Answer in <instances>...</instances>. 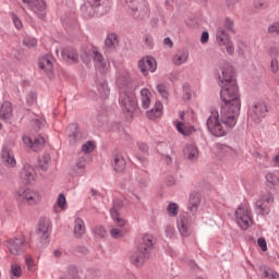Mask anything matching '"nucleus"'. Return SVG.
Listing matches in <instances>:
<instances>
[{
  "instance_id": "16",
  "label": "nucleus",
  "mask_w": 279,
  "mask_h": 279,
  "mask_svg": "<svg viewBox=\"0 0 279 279\" xmlns=\"http://www.w3.org/2000/svg\"><path fill=\"white\" fill-rule=\"evenodd\" d=\"M40 71H44L48 77H53V57L46 54L38 60Z\"/></svg>"
},
{
  "instance_id": "24",
  "label": "nucleus",
  "mask_w": 279,
  "mask_h": 279,
  "mask_svg": "<svg viewBox=\"0 0 279 279\" xmlns=\"http://www.w3.org/2000/svg\"><path fill=\"white\" fill-rule=\"evenodd\" d=\"M0 119H3L4 121L12 119V102H2L0 108Z\"/></svg>"
},
{
  "instance_id": "59",
  "label": "nucleus",
  "mask_w": 279,
  "mask_h": 279,
  "mask_svg": "<svg viewBox=\"0 0 279 279\" xmlns=\"http://www.w3.org/2000/svg\"><path fill=\"white\" fill-rule=\"evenodd\" d=\"M208 38H210V35L208 34V32H203L201 36L202 45H206V43H208Z\"/></svg>"
},
{
  "instance_id": "2",
  "label": "nucleus",
  "mask_w": 279,
  "mask_h": 279,
  "mask_svg": "<svg viewBox=\"0 0 279 279\" xmlns=\"http://www.w3.org/2000/svg\"><path fill=\"white\" fill-rule=\"evenodd\" d=\"M117 84L120 88L119 104L122 112L132 119V117H134V112H136V108H138L136 96L130 92L132 90V84L130 83V80L123 77H119L117 80Z\"/></svg>"
},
{
  "instance_id": "56",
  "label": "nucleus",
  "mask_w": 279,
  "mask_h": 279,
  "mask_svg": "<svg viewBox=\"0 0 279 279\" xmlns=\"http://www.w3.org/2000/svg\"><path fill=\"white\" fill-rule=\"evenodd\" d=\"M32 125L35 128V130H40V128H43V120L35 118L32 121Z\"/></svg>"
},
{
  "instance_id": "52",
  "label": "nucleus",
  "mask_w": 279,
  "mask_h": 279,
  "mask_svg": "<svg viewBox=\"0 0 279 279\" xmlns=\"http://www.w3.org/2000/svg\"><path fill=\"white\" fill-rule=\"evenodd\" d=\"M174 234H175V228H173V226H167L166 236H168V239H173Z\"/></svg>"
},
{
  "instance_id": "36",
  "label": "nucleus",
  "mask_w": 279,
  "mask_h": 279,
  "mask_svg": "<svg viewBox=\"0 0 279 279\" xmlns=\"http://www.w3.org/2000/svg\"><path fill=\"white\" fill-rule=\"evenodd\" d=\"M174 125L178 130V132L180 134H183V136H189V134H191V132H193L192 128L186 126L184 123L182 122H174Z\"/></svg>"
},
{
  "instance_id": "1",
  "label": "nucleus",
  "mask_w": 279,
  "mask_h": 279,
  "mask_svg": "<svg viewBox=\"0 0 279 279\" xmlns=\"http://www.w3.org/2000/svg\"><path fill=\"white\" fill-rule=\"evenodd\" d=\"M217 80L219 82L220 98L222 100L220 112L211 110L206 121L208 132L213 136H226L230 130L236 125L241 112V95H239V85L234 77V68L230 63H222L217 70Z\"/></svg>"
},
{
  "instance_id": "23",
  "label": "nucleus",
  "mask_w": 279,
  "mask_h": 279,
  "mask_svg": "<svg viewBox=\"0 0 279 279\" xmlns=\"http://www.w3.org/2000/svg\"><path fill=\"white\" fill-rule=\"evenodd\" d=\"M199 204H202L199 194L192 193L190 195V202H189V210H190V213H192V215H195L197 213V209L199 208Z\"/></svg>"
},
{
  "instance_id": "51",
  "label": "nucleus",
  "mask_w": 279,
  "mask_h": 279,
  "mask_svg": "<svg viewBox=\"0 0 279 279\" xmlns=\"http://www.w3.org/2000/svg\"><path fill=\"white\" fill-rule=\"evenodd\" d=\"M25 265H26L28 271H34V258L32 256L25 257Z\"/></svg>"
},
{
  "instance_id": "57",
  "label": "nucleus",
  "mask_w": 279,
  "mask_h": 279,
  "mask_svg": "<svg viewBox=\"0 0 279 279\" xmlns=\"http://www.w3.org/2000/svg\"><path fill=\"white\" fill-rule=\"evenodd\" d=\"M94 232H95V234H97L98 236H101V238L106 236V229H104V227H96V228L94 229Z\"/></svg>"
},
{
  "instance_id": "32",
  "label": "nucleus",
  "mask_w": 279,
  "mask_h": 279,
  "mask_svg": "<svg viewBox=\"0 0 279 279\" xmlns=\"http://www.w3.org/2000/svg\"><path fill=\"white\" fill-rule=\"evenodd\" d=\"M49 165H51V155L45 153L38 159V167L41 171H47V169H49Z\"/></svg>"
},
{
  "instance_id": "31",
  "label": "nucleus",
  "mask_w": 279,
  "mask_h": 279,
  "mask_svg": "<svg viewBox=\"0 0 279 279\" xmlns=\"http://www.w3.org/2000/svg\"><path fill=\"white\" fill-rule=\"evenodd\" d=\"M105 46L108 49H117L119 47V37L114 33H110L105 39Z\"/></svg>"
},
{
  "instance_id": "7",
  "label": "nucleus",
  "mask_w": 279,
  "mask_h": 279,
  "mask_svg": "<svg viewBox=\"0 0 279 279\" xmlns=\"http://www.w3.org/2000/svg\"><path fill=\"white\" fill-rule=\"evenodd\" d=\"M4 245L12 256H21V254H24L25 250H27V242L23 236L9 238L5 240Z\"/></svg>"
},
{
  "instance_id": "14",
  "label": "nucleus",
  "mask_w": 279,
  "mask_h": 279,
  "mask_svg": "<svg viewBox=\"0 0 279 279\" xmlns=\"http://www.w3.org/2000/svg\"><path fill=\"white\" fill-rule=\"evenodd\" d=\"M154 245H156V239L154 238V235L144 233L138 240L137 250L138 252L149 254V252L154 250Z\"/></svg>"
},
{
  "instance_id": "6",
  "label": "nucleus",
  "mask_w": 279,
  "mask_h": 279,
  "mask_svg": "<svg viewBox=\"0 0 279 279\" xmlns=\"http://www.w3.org/2000/svg\"><path fill=\"white\" fill-rule=\"evenodd\" d=\"M235 223L241 228V230L252 228L254 219L252 218L250 205L242 204L235 209Z\"/></svg>"
},
{
  "instance_id": "30",
  "label": "nucleus",
  "mask_w": 279,
  "mask_h": 279,
  "mask_svg": "<svg viewBox=\"0 0 279 279\" xmlns=\"http://www.w3.org/2000/svg\"><path fill=\"white\" fill-rule=\"evenodd\" d=\"M97 90L101 99H108V97H110V86H108V82H100L97 86Z\"/></svg>"
},
{
  "instance_id": "28",
  "label": "nucleus",
  "mask_w": 279,
  "mask_h": 279,
  "mask_svg": "<svg viewBox=\"0 0 279 279\" xmlns=\"http://www.w3.org/2000/svg\"><path fill=\"white\" fill-rule=\"evenodd\" d=\"M141 101L142 108H144V110H147V108L151 106V92H149V89L143 88L141 90Z\"/></svg>"
},
{
  "instance_id": "9",
  "label": "nucleus",
  "mask_w": 279,
  "mask_h": 279,
  "mask_svg": "<svg viewBox=\"0 0 279 279\" xmlns=\"http://www.w3.org/2000/svg\"><path fill=\"white\" fill-rule=\"evenodd\" d=\"M52 229H53V226L51 225V219L47 217H41L39 219L37 234L43 245H47L49 243V236H51Z\"/></svg>"
},
{
  "instance_id": "33",
  "label": "nucleus",
  "mask_w": 279,
  "mask_h": 279,
  "mask_svg": "<svg viewBox=\"0 0 279 279\" xmlns=\"http://www.w3.org/2000/svg\"><path fill=\"white\" fill-rule=\"evenodd\" d=\"M270 71L271 73H278L279 71V62H278V50L277 49H272L270 51Z\"/></svg>"
},
{
  "instance_id": "27",
  "label": "nucleus",
  "mask_w": 279,
  "mask_h": 279,
  "mask_svg": "<svg viewBox=\"0 0 279 279\" xmlns=\"http://www.w3.org/2000/svg\"><path fill=\"white\" fill-rule=\"evenodd\" d=\"M112 167L116 173H123V171H125V159L123 156L117 155L113 159Z\"/></svg>"
},
{
  "instance_id": "48",
  "label": "nucleus",
  "mask_w": 279,
  "mask_h": 279,
  "mask_svg": "<svg viewBox=\"0 0 279 279\" xmlns=\"http://www.w3.org/2000/svg\"><path fill=\"white\" fill-rule=\"evenodd\" d=\"M144 45L148 47L149 49L154 48V37L151 35H145L144 36Z\"/></svg>"
},
{
  "instance_id": "62",
  "label": "nucleus",
  "mask_w": 279,
  "mask_h": 279,
  "mask_svg": "<svg viewBox=\"0 0 279 279\" xmlns=\"http://www.w3.org/2000/svg\"><path fill=\"white\" fill-rule=\"evenodd\" d=\"M53 256H54V258H60L62 256V251H60V250L54 251Z\"/></svg>"
},
{
  "instance_id": "37",
  "label": "nucleus",
  "mask_w": 279,
  "mask_h": 279,
  "mask_svg": "<svg viewBox=\"0 0 279 279\" xmlns=\"http://www.w3.org/2000/svg\"><path fill=\"white\" fill-rule=\"evenodd\" d=\"M253 7L256 12H263V10H267L269 8V3L267 0H255L253 2Z\"/></svg>"
},
{
  "instance_id": "10",
  "label": "nucleus",
  "mask_w": 279,
  "mask_h": 279,
  "mask_svg": "<svg viewBox=\"0 0 279 279\" xmlns=\"http://www.w3.org/2000/svg\"><path fill=\"white\" fill-rule=\"evenodd\" d=\"M137 69L142 75L147 76L149 73H156L158 62L151 56H145L137 62Z\"/></svg>"
},
{
  "instance_id": "34",
  "label": "nucleus",
  "mask_w": 279,
  "mask_h": 279,
  "mask_svg": "<svg viewBox=\"0 0 279 279\" xmlns=\"http://www.w3.org/2000/svg\"><path fill=\"white\" fill-rule=\"evenodd\" d=\"M57 208H61L62 210H66V208H69V204L66 203V196L62 193L58 195L57 203L53 206V210H57Z\"/></svg>"
},
{
  "instance_id": "4",
  "label": "nucleus",
  "mask_w": 279,
  "mask_h": 279,
  "mask_svg": "<svg viewBox=\"0 0 279 279\" xmlns=\"http://www.w3.org/2000/svg\"><path fill=\"white\" fill-rule=\"evenodd\" d=\"M110 11V0H86L81 7L84 19H95V16H104Z\"/></svg>"
},
{
  "instance_id": "47",
  "label": "nucleus",
  "mask_w": 279,
  "mask_h": 279,
  "mask_svg": "<svg viewBox=\"0 0 279 279\" xmlns=\"http://www.w3.org/2000/svg\"><path fill=\"white\" fill-rule=\"evenodd\" d=\"M269 34H278L279 36V22H274L268 26Z\"/></svg>"
},
{
  "instance_id": "53",
  "label": "nucleus",
  "mask_w": 279,
  "mask_h": 279,
  "mask_svg": "<svg viewBox=\"0 0 279 279\" xmlns=\"http://www.w3.org/2000/svg\"><path fill=\"white\" fill-rule=\"evenodd\" d=\"M71 279H82V272L77 267H72Z\"/></svg>"
},
{
  "instance_id": "12",
  "label": "nucleus",
  "mask_w": 279,
  "mask_h": 279,
  "mask_svg": "<svg viewBox=\"0 0 279 279\" xmlns=\"http://www.w3.org/2000/svg\"><path fill=\"white\" fill-rule=\"evenodd\" d=\"M248 117L254 123H260V121L267 117V105H265V102H255L248 109Z\"/></svg>"
},
{
  "instance_id": "50",
  "label": "nucleus",
  "mask_w": 279,
  "mask_h": 279,
  "mask_svg": "<svg viewBox=\"0 0 279 279\" xmlns=\"http://www.w3.org/2000/svg\"><path fill=\"white\" fill-rule=\"evenodd\" d=\"M22 142L24 144V147H27L28 149H32V145L34 143V141L32 140V137L27 136V135H24L22 137Z\"/></svg>"
},
{
  "instance_id": "63",
  "label": "nucleus",
  "mask_w": 279,
  "mask_h": 279,
  "mask_svg": "<svg viewBox=\"0 0 279 279\" xmlns=\"http://www.w3.org/2000/svg\"><path fill=\"white\" fill-rule=\"evenodd\" d=\"M138 147L141 151H147V145L146 144H138Z\"/></svg>"
},
{
  "instance_id": "17",
  "label": "nucleus",
  "mask_w": 279,
  "mask_h": 279,
  "mask_svg": "<svg viewBox=\"0 0 279 279\" xmlns=\"http://www.w3.org/2000/svg\"><path fill=\"white\" fill-rule=\"evenodd\" d=\"M20 178L26 184H32V182L36 180V169L34 168V166L29 163H24L20 171Z\"/></svg>"
},
{
  "instance_id": "8",
  "label": "nucleus",
  "mask_w": 279,
  "mask_h": 279,
  "mask_svg": "<svg viewBox=\"0 0 279 279\" xmlns=\"http://www.w3.org/2000/svg\"><path fill=\"white\" fill-rule=\"evenodd\" d=\"M274 204V194L271 192L263 193L255 202V210L257 215H269L271 213V205Z\"/></svg>"
},
{
  "instance_id": "58",
  "label": "nucleus",
  "mask_w": 279,
  "mask_h": 279,
  "mask_svg": "<svg viewBox=\"0 0 279 279\" xmlns=\"http://www.w3.org/2000/svg\"><path fill=\"white\" fill-rule=\"evenodd\" d=\"M72 128L75 130V132H73V137L74 138H82V132H80L77 123H73Z\"/></svg>"
},
{
  "instance_id": "49",
  "label": "nucleus",
  "mask_w": 279,
  "mask_h": 279,
  "mask_svg": "<svg viewBox=\"0 0 279 279\" xmlns=\"http://www.w3.org/2000/svg\"><path fill=\"white\" fill-rule=\"evenodd\" d=\"M157 92L163 99H167L168 93H167V87L165 85L162 84L157 85Z\"/></svg>"
},
{
  "instance_id": "39",
  "label": "nucleus",
  "mask_w": 279,
  "mask_h": 279,
  "mask_svg": "<svg viewBox=\"0 0 279 279\" xmlns=\"http://www.w3.org/2000/svg\"><path fill=\"white\" fill-rule=\"evenodd\" d=\"M11 274L14 276V278H21V275L23 274V269L19 264H12L11 265Z\"/></svg>"
},
{
  "instance_id": "45",
  "label": "nucleus",
  "mask_w": 279,
  "mask_h": 279,
  "mask_svg": "<svg viewBox=\"0 0 279 279\" xmlns=\"http://www.w3.org/2000/svg\"><path fill=\"white\" fill-rule=\"evenodd\" d=\"M10 14H11V19H12V22L14 24V27H16V29H22L23 28V22H21V19H19V15H16L14 12H12Z\"/></svg>"
},
{
  "instance_id": "21",
  "label": "nucleus",
  "mask_w": 279,
  "mask_h": 279,
  "mask_svg": "<svg viewBox=\"0 0 279 279\" xmlns=\"http://www.w3.org/2000/svg\"><path fill=\"white\" fill-rule=\"evenodd\" d=\"M162 110H163L162 102L156 101L154 108L146 112V117L150 121L160 119V117H162Z\"/></svg>"
},
{
  "instance_id": "40",
  "label": "nucleus",
  "mask_w": 279,
  "mask_h": 279,
  "mask_svg": "<svg viewBox=\"0 0 279 279\" xmlns=\"http://www.w3.org/2000/svg\"><path fill=\"white\" fill-rule=\"evenodd\" d=\"M61 59L63 62H71V48H61Z\"/></svg>"
},
{
  "instance_id": "18",
  "label": "nucleus",
  "mask_w": 279,
  "mask_h": 279,
  "mask_svg": "<svg viewBox=\"0 0 279 279\" xmlns=\"http://www.w3.org/2000/svg\"><path fill=\"white\" fill-rule=\"evenodd\" d=\"M1 160L2 163L8 167V169H14L16 167V158H14V151L8 146H3L1 149Z\"/></svg>"
},
{
  "instance_id": "29",
  "label": "nucleus",
  "mask_w": 279,
  "mask_h": 279,
  "mask_svg": "<svg viewBox=\"0 0 279 279\" xmlns=\"http://www.w3.org/2000/svg\"><path fill=\"white\" fill-rule=\"evenodd\" d=\"M183 154L190 160H195L199 156V150L197 149V146H195V145H187L184 148Z\"/></svg>"
},
{
  "instance_id": "61",
  "label": "nucleus",
  "mask_w": 279,
  "mask_h": 279,
  "mask_svg": "<svg viewBox=\"0 0 279 279\" xmlns=\"http://www.w3.org/2000/svg\"><path fill=\"white\" fill-rule=\"evenodd\" d=\"M272 162L275 167H279V153L272 158Z\"/></svg>"
},
{
  "instance_id": "42",
  "label": "nucleus",
  "mask_w": 279,
  "mask_h": 279,
  "mask_svg": "<svg viewBox=\"0 0 279 279\" xmlns=\"http://www.w3.org/2000/svg\"><path fill=\"white\" fill-rule=\"evenodd\" d=\"M23 45H25V47H28V49H32L33 47H36V45H38V40L34 37H25L23 40Z\"/></svg>"
},
{
  "instance_id": "3",
  "label": "nucleus",
  "mask_w": 279,
  "mask_h": 279,
  "mask_svg": "<svg viewBox=\"0 0 279 279\" xmlns=\"http://www.w3.org/2000/svg\"><path fill=\"white\" fill-rule=\"evenodd\" d=\"M81 58L85 64H90V58L94 60V66L98 73H108L110 71V61L104 58L97 48L87 46L82 48Z\"/></svg>"
},
{
  "instance_id": "54",
  "label": "nucleus",
  "mask_w": 279,
  "mask_h": 279,
  "mask_svg": "<svg viewBox=\"0 0 279 279\" xmlns=\"http://www.w3.org/2000/svg\"><path fill=\"white\" fill-rule=\"evenodd\" d=\"M257 244L263 252H267V240H265V238H259Z\"/></svg>"
},
{
  "instance_id": "55",
  "label": "nucleus",
  "mask_w": 279,
  "mask_h": 279,
  "mask_svg": "<svg viewBox=\"0 0 279 279\" xmlns=\"http://www.w3.org/2000/svg\"><path fill=\"white\" fill-rule=\"evenodd\" d=\"M223 27L228 29V32H232V29L234 28V22H232V20L230 19H226L223 23Z\"/></svg>"
},
{
  "instance_id": "15",
  "label": "nucleus",
  "mask_w": 279,
  "mask_h": 279,
  "mask_svg": "<svg viewBox=\"0 0 279 279\" xmlns=\"http://www.w3.org/2000/svg\"><path fill=\"white\" fill-rule=\"evenodd\" d=\"M121 208H123V203L121 201H114L113 206L110 209L111 218L114 221L116 226H118V228H124L126 223L125 219H123L119 214V210H121Z\"/></svg>"
},
{
  "instance_id": "60",
  "label": "nucleus",
  "mask_w": 279,
  "mask_h": 279,
  "mask_svg": "<svg viewBox=\"0 0 279 279\" xmlns=\"http://www.w3.org/2000/svg\"><path fill=\"white\" fill-rule=\"evenodd\" d=\"M163 44L167 46V47H173V41H171V38L167 37L163 39Z\"/></svg>"
},
{
  "instance_id": "44",
  "label": "nucleus",
  "mask_w": 279,
  "mask_h": 279,
  "mask_svg": "<svg viewBox=\"0 0 279 279\" xmlns=\"http://www.w3.org/2000/svg\"><path fill=\"white\" fill-rule=\"evenodd\" d=\"M36 99H38L36 92H29L26 96V104L28 106H34V104H36Z\"/></svg>"
},
{
  "instance_id": "13",
  "label": "nucleus",
  "mask_w": 279,
  "mask_h": 279,
  "mask_svg": "<svg viewBox=\"0 0 279 279\" xmlns=\"http://www.w3.org/2000/svg\"><path fill=\"white\" fill-rule=\"evenodd\" d=\"M23 3L38 16V19L44 20L46 16V10H47V4L45 3V0H22Z\"/></svg>"
},
{
  "instance_id": "64",
  "label": "nucleus",
  "mask_w": 279,
  "mask_h": 279,
  "mask_svg": "<svg viewBox=\"0 0 279 279\" xmlns=\"http://www.w3.org/2000/svg\"><path fill=\"white\" fill-rule=\"evenodd\" d=\"M77 54L75 53V51H72V57H71V60H73L74 62H76L77 60Z\"/></svg>"
},
{
  "instance_id": "41",
  "label": "nucleus",
  "mask_w": 279,
  "mask_h": 279,
  "mask_svg": "<svg viewBox=\"0 0 279 279\" xmlns=\"http://www.w3.org/2000/svg\"><path fill=\"white\" fill-rule=\"evenodd\" d=\"M109 232L112 239H123L125 235V233L120 228H112Z\"/></svg>"
},
{
  "instance_id": "26",
  "label": "nucleus",
  "mask_w": 279,
  "mask_h": 279,
  "mask_svg": "<svg viewBox=\"0 0 279 279\" xmlns=\"http://www.w3.org/2000/svg\"><path fill=\"white\" fill-rule=\"evenodd\" d=\"M84 234H86V225L84 223V220L76 218L74 220V236L80 239L81 236H84Z\"/></svg>"
},
{
  "instance_id": "19",
  "label": "nucleus",
  "mask_w": 279,
  "mask_h": 279,
  "mask_svg": "<svg viewBox=\"0 0 279 279\" xmlns=\"http://www.w3.org/2000/svg\"><path fill=\"white\" fill-rule=\"evenodd\" d=\"M178 230L181 236H191L193 229L191 228V220L186 216H180L178 220Z\"/></svg>"
},
{
  "instance_id": "43",
  "label": "nucleus",
  "mask_w": 279,
  "mask_h": 279,
  "mask_svg": "<svg viewBox=\"0 0 279 279\" xmlns=\"http://www.w3.org/2000/svg\"><path fill=\"white\" fill-rule=\"evenodd\" d=\"M265 279H279V275L276 270L268 268L264 271Z\"/></svg>"
},
{
  "instance_id": "11",
  "label": "nucleus",
  "mask_w": 279,
  "mask_h": 279,
  "mask_svg": "<svg viewBox=\"0 0 279 279\" xmlns=\"http://www.w3.org/2000/svg\"><path fill=\"white\" fill-rule=\"evenodd\" d=\"M216 41L219 45V47H225L227 53L229 56H232L234 53V45L232 44V40H230V36L228 35V32L223 27H218L216 33Z\"/></svg>"
},
{
  "instance_id": "35",
  "label": "nucleus",
  "mask_w": 279,
  "mask_h": 279,
  "mask_svg": "<svg viewBox=\"0 0 279 279\" xmlns=\"http://www.w3.org/2000/svg\"><path fill=\"white\" fill-rule=\"evenodd\" d=\"M96 148H97V142L87 141L82 145L81 151H83V154H93L94 149Z\"/></svg>"
},
{
  "instance_id": "22",
  "label": "nucleus",
  "mask_w": 279,
  "mask_h": 279,
  "mask_svg": "<svg viewBox=\"0 0 279 279\" xmlns=\"http://www.w3.org/2000/svg\"><path fill=\"white\" fill-rule=\"evenodd\" d=\"M173 64L177 66H182V64H186L189 62V51L179 50L172 58Z\"/></svg>"
},
{
  "instance_id": "20",
  "label": "nucleus",
  "mask_w": 279,
  "mask_h": 279,
  "mask_svg": "<svg viewBox=\"0 0 279 279\" xmlns=\"http://www.w3.org/2000/svg\"><path fill=\"white\" fill-rule=\"evenodd\" d=\"M147 258H149V254L137 250L131 254L130 262L134 267H143L147 263Z\"/></svg>"
},
{
  "instance_id": "46",
  "label": "nucleus",
  "mask_w": 279,
  "mask_h": 279,
  "mask_svg": "<svg viewBox=\"0 0 279 279\" xmlns=\"http://www.w3.org/2000/svg\"><path fill=\"white\" fill-rule=\"evenodd\" d=\"M178 208H179L178 204H175V203L169 204V206L167 208L169 217H175L178 215Z\"/></svg>"
},
{
  "instance_id": "5",
  "label": "nucleus",
  "mask_w": 279,
  "mask_h": 279,
  "mask_svg": "<svg viewBox=\"0 0 279 279\" xmlns=\"http://www.w3.org/2000/svg\"><path fill=\"white\" fill-rule=\"evenodd\" d=\"M14 198L24 206H37V204H40L43 196L36 190L20 187L14 192Z\"/></svg>"
},
{
  "instance_id": "25",
  "label": "nucleus",
  "mask_w": 279,
  "mask_h": 279,
  "mask_svg": "<svg viewBox=\"0 0 279 279\" xmlns=\"http://www.w3.org/2000/svg\"><path fill=\"white\" fill-rule=\"evenodd\" d=\"M86 171V159L84 157H80L76 160V165L74 166L73 169V175H75L76 178L82 177Z\"/></svg>"
},
{
  "instance_id": "38",
  "label": "nucleus",
  "mask_w": 279,
  "mask_h": 279,
  "mask_svg": "<svg viewBox=\"0 0 279 279\" xmlns=\"http://www.w3.org/2000/svg\"><path fill=\"white\" fill-rule=\"evenodd\" d=\"M45 145V137H37L34 140L32 148L33 151H38L41 149V147Z\"/></svg>"
}]
</instances>
